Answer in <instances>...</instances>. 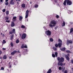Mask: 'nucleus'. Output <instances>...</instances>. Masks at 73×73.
Listing matches in <instances>:
<instances>
[{
  "label": "nucleus",
  "instance_id": "1",
  "mask_svg": "<svg viewBox=\"0 0 73 73\" xmlns=\"http://www.w3.org/2000/svg\"><path fill=\"white\" fill-rule=\"evenodd\" d=\"M56 22L54 21H52L50 22V24H49V26L51 28H53V27H55L56 25Z\"/></svg>",
  "mask_w": 73,
  "mask_h": 73
},
{
  "label": "nucleus",
  "instance_id": "2",
  "mask_svg": "<svg viewBox=\"0 0 73 73\" xmlns=\"http://www.w3.org/2000/svg\"><path fill=\"white\" fill-rule=\"evenodd\" d=\"M58 61H59L58 62H62L64 61V58L62 57L60 58V57H58L57 58Z\"/></svg>",
  "mask_w": 73,
  "mask_h": 73
},
{
  "label": "nucleus",
  "instance_id": "3",
  "mask_svg": "<svg viewBox=\"0 0 73 73\" xmlns=\"http://www.w3.org/2000/svg\"><path fill=\"white\" fill-rule=\"evenodd\" d=\"M72 44V40H68L66 41V44L67 46H68L69 44Z\"/></svg>",
  "mask_w": 73,
  "mask_h": 73
},
{
  "label": "nucleus",
  "instance_id": "4",
  "mask_svg": "<svg viewBox=\"0 0 73 73\" xmlns=\"http://www.w3.org/2000/svg\"><path fill=\"white\" fill-rule=\"evenodd\" d=\"M45 33L47 36H50L51 35V31L49 30L46 31Z\"/></svg>",
  "mask_w": 73,
  "mask_h": 73
},
{
  "label": "nucleus",
  "instance_id": "5",
  "mask_svg": "<svg viewBox=\"0 0 73 73\" xmlns=\"http://www.w3.org/2000/svg\"><path fill=\"white\" fill-rule=\"evenodd\" d=\"M29 14V10H27L26 11V13H25L26 15L25 17V19H27L28 17V15Z\"/></svg>",
  "mask_w": 73,
  "mask_h": 73
},
{
  "label": "nucleus",
  "instance_id": "6",
  "mask_svg": "<svg viewBox=\"0 0 73 73\" xmlns=\"http://www.w3.org/2000/svg\"><path fill=\"white\" fill-rule=\"evenodd\" d=\"M70 0H67V5H71L72 4V3L71 1H69Z\"/></svg>",
  "mask_w": 73,
  "mask_h": 73
},
{
  "label": "nucleus",
  "instance_id": "7",
  "mask_svg": "<svg viewBox=\"0 0 73 73\" xmlns=\"http://www.w3.org/2000/svg\"><path fill=\"white\" fill-rule=\"evenodd\" d=\"M27 35H26V34H23L22 35V39H24V38H26V36Z\"/></svg>",
  "mask_w": 73,
  "mask_h": 73
},
{
  "label": "nucleus",
  "instance_id": "8",
  "mask_svg": "<svg viewBox=\"0 0 73 73\" xmlns=\"http://www.w3.org/2000/svg\"><path fill=\"white\" fill-rule=\"evenodd\" d=\"M27 48V46L26 44L25 45V46H24V44H22V45L21 46V48Z\"/></svg>",
  "mask_w": 73,
  "mask_h": 73
},
{
  "label": "nucleus",
  "instance_id": "9",
  "mask_svg": "<svg viewBox=\"0 0 73 73\" xmlns=\"http://www.w3.org/2000/svg\"><path fill=\"white\" fill-rule=\"evenodd\" d=\"M17 53V51L15 50L11 53V54L13 56V55H14L15 53Z\"/></svg>",
  "mask_w": 73,
  "mask_h": 73
},
{
  "label": "nucleus",
  "instance_id": "10",
  "mask_svg": "<svg viewBox=\"0 0 73 73\" xmlns=\"http://www.w3.org/2000/svg\"><path fill=\"white\" fill-rule=\"evenodd\" d=\"M59 62L58 63V65L59 66H62L63 65V64L62 62Z\"/></svg>",
  "mask_w": 73,
  "mask_h": 73
},
{
  "label": "nucleus",
  "instance_id": "11",
  "mask_svg": "<svg viewBox=\"0 0 73 73\" xmlns=\"http://www.w3.org/2000/svg\"><path fill=\"white\" fill-rule=\"evenodd\" d=\"M65 57L67 61H69L70 59L69 58V56H68L67 55H65Z\"/></svg>",
  "mask_w": 73,
  "mask_h": 73
},
{
  "label": "nucleus",
  "instance_id": "12",
  "mask_svg": "<svg viewBox=\"0 0 73 73\" xmlns=\"http://www.w3.org/2000/svg\"><path fill=\"white\" fill-rule=\"evenodd\" d=\"M19 21H21L23 20V17L21 16H19Z\"/></svg>",
  "mask_w": 73,
  "mask_h": 73
},
{
  "label": "nucleus",
  "instance_id": "13",
  "mask_svg": "<svg viewBox=\"0 0 73 73\" xmlns=\"http://www.w3.org/2000/svg\"><path fill=\"white\" fill-rule=\"evenodd\" d=\"M15 26V24L14 23V22H11V27H13Z\"/></svg>",
  "mask_w": 73,
  "mask_h": 73
},
{
  "label": "nucleus",
  "instance_id": "14",
  "mask_svg": "<svg viewBox=\"0 0 73 73\" xmlns=\"http://www.w3.org/2000/svg\"><path fill=\"white\" fill-rule=\"evenodd\" d=\"M9 3L10 4H11V5H14V4H15V2H13V1H10Z\"/></svg>",
  "mask_w": 73,
  "mask_h": 73
},
{
  "label": "nucleus",
  "instance_id": "15",
  "mask_svg": "<svg viewBox=\"0 0 73 73\" xmlns=\"http://www.w3.org/2000/svg\"><path fill=\"white\" fill-rule=\"evenodd\" d=\"M67 2V0H65L63 3V4L64 5H66V4Z\"/></svg>",
  "mask_w": 73,
  "mask_h": 73
},
{
  "label": "nucleus",
  "instance_id": "16",
  "mask_svg": "<svg viewBox=\"0 0 73 73\" xmlns=\"http://www.w3.org/2000/svg\"><path fill=\"white\" fill-rule=\"evenodd\" d=\"M61 45H62V43H59L58 44V46L59 47V48H61Z\"/></svg>",
  "mask_w": 73,
  "mask_h": 73
},
{
  "label": "nucleus",
  "instance_id": "17",
  "mask_svg": "<svg viewBox=\"0 0 73 73\" xmlns=\"http://www.w3.org/2000/svg\"><path fill=\"white\" fill-rule=\"evenodd\" d=\"M65 22L63 21L62 24V27H65Z\"/></svg>",
  "mask_w": 73,
  "mask_h": 73
},
{
  "label": "nucleus",
  "instance_id": "18",
  "mask_svg": "<svg viewBox=\"0 0 73 73\" xmlns=\"http://www.w3.org/2000/svg\"><path fill=\"white\" fill-rule=\"evenodd\" d=\"M66 49V48H60V50H61L62 51H64V50H65Z\"/></svg>",
  "mask_w": 73,
  "mask_h": 73
},
{
  "label": "nucleus",
  "instance_id": "19",
  "mask_svg": "<svg viewBox=\"0 0 73 73\" xmlns=\"http://www.w3.org/2000/svg\"><path fill=\"white\" fill-rule=\"evenodd\" d=\"M22 7L24 8L25 7V5L24 3L23 4L21 5Z\"/></svg>",
  "mask_w": 73,
  "mask_h": 73
},
{
  "label": "nucleus",
  "instance_id": "20",
  "mask_svg": "<svg viewBox=\"0 0 73 73\" xmlns=\"http://www.w3.org/2000/svg\"><path fill=\"white\" fill-rule=\"evenodd\" d=\"M14 37V35H11V38L10 39V40H12V39H13V38Z\"/></svg>",
  "mask_w": 73,
  "mask_h": 73
},
{
  "label": "nucleus",
  "instance_id": "21",
  "mask_svg": "<svg viewBox=\"0 0 73 73\" xmlns=\"http://www.w3.org/2000/svg\"><path fill=\"white\" fill-rule=\"evenodd\" d=\"M7 56H6V55H4L3 57V58L4 60L7 59Z\"/></svg>",
  "mask_w": 73,
  "mask_h": 73
},
{
  "label": "nucleus",
  "instance_id": "22",
  "mask_svg": "<svg viewBox=\"0 0 73 73\" xmlns=\"http://www.w3.org/2000/svg\"><path fill=\"white\" fill-rule=\"evenodd\" d=\"M52 49H53V50L55 51L57 50V48L55 47H52Z\"/></svg>",
  "mask_w": 73,
  "mask_h": 73
},
{
  "label": "nucleus",
  "instance_id": "23",
  "mask_svg": "<svg viewBox=\"0 0 73 73\" xmlns=\"http://www.w3.org/2000/svg\"><path fill=\"white\" fill-rule=\"evenodd\" d=\"M66 51L67 53H72V52L70 51L69 50H67Z\"/></svg>",
  "mask_w": 73,
  "mask_h": 73
},
{
  "label": "nucleus",
  "instance_id": "24",
  "mask_svg": "<svg viewBox=\"0 0 73 73\" xmlns=\"http://www.w3.org/2000/svg\"><path fill=\"white\" fill-rule=\"evenodd\" d=\"M73 32V28H71L70 29V33H72V32Z\"/></svg>",
  "mask_w": 73,
  "mask_h": 73
},
{
  "label": "nucleus",
  "instance_id": "25",
  "mask_svg": "<svg viewBox=\"0 0 73 73\" xmlns=\"http://www.w3.org/2000/svg\"><path fill=\"white\" fill-rule=\"evenodd\" d=\"M61 70L62 72H64V70H65V67H62V68Z\"/></svg>",
  "mask_w": 73,
  "mask_h": 73
},
{
  "label": "nucleus",
  "instance_id": "26",
  "mask_svg": "<svg viewBox=\"0 0 73 73\" xmlns=\"http://www.w3.org/2000/svg\"><path fill=\"white\" fill-rule=\"evenodd\" d=\"M13 33L14 34H15V33H16V32L15 31V29H13Z\"/></svg>",
  "mask_w": 73,
  "mask_h": 73
},
{
  "label": "nucleus",
  "instance_id": "27",
  "mask_svg": "<svg viewBox=\"0 0 73 73\" xmlns=\"http://www.w3.org/2000/svg\"><path fill=\"white\" fill-rule=\"evenodd\" d=\"M21 28H25V27L24 25H22Z\"/></svg>",
  "mask_w": 73,
  "mask_h": 73
},
{
  "label": "nucleus",
  "instance_id": "28",
  "mask_svg": "<svg viewBox=\"0 0 73 73\" xmlns=\"http://www.w3.org/2000/svg\"><path fill=\"white\" fill-rule=\"evenodd\" d=\"M19 39H17L16 40V43L17 44H18L19 42Z\"/></svg>",
  "mask_w": 73,
  "mask_h": 73
},
{
  "label": "nucleus",
  "instance_id": "29",
  "mask_svg": "<svg viewBox=\"0 0 73 73\" xmlns=\"http://www.w3.org/2000/svg\"><path fill=\"white\" fill-rule=\"evenodd\" d=\"M55 54L56 56V57H57V55L58 54L57 52H55Z\"/></svg>",
  "mask_w": 73,
  "mask_h": 73
},
{
  "label": "nucleus",
  "instance_id": "30",
  "mask_svg": "<svg viewBox=\"0 0 73 73\" xmlns=\"http://www.w3.org/2000/svg\"><path fill=\"white\" fill-rule=\"evenodd\" d=\"M50 41L52 42V41H53V38H51L50 39Z\"/></svg>",
  "mask_w": 73,
  "mask_h": 73
},
{
  "label": "nucleus",
  "instance_id": "31",
  "mask_svg": "<svg viewBox=\"0 0 73 73\" xmlns=\"http://www.w3.org/2000/svg\"><path fill=\"white\" fill-rule=\"evenodd\" d=\"M5 4L6 5H8V4H9V3L7 2L5 3Z\"/></svg>",
  "mask_w": 73,
  "mask_h": 73
},
{
  "label": "nucleus",
  "instance_id": "32",
  "mask_svg": "<svg viewBox=\"0 0 73 73\" xmlns=\"http://www.w3.org/2000/svg\"><path fill=\"white\" fill-rule=\"evenodd\" d=\"M9 19V18L8 17H5V20H8Z\"/></svg>",
  "mask_w": 73,
  "mask_h": 73
},
{
  "label": "nucleus",
  "instance_id": "33",
  "mask_svg": "<svg viewBox=\"0 0 73 73\" xmlns=\"http://www.w3.org/2000/svg\"><path fill=\"white\" fill-rule=\"evenodd\" d=\"M52 56L53 57H54V58L55 57V55H54V54H52Z\"/></svg>",
  "mask_w": 73,
  "mask_h": 73
},
{
  "label": "nucleus",
  "instance_id": "34",
  "mask_svg": "<svg viewBox=\"0 0 73 73\" xmlns=\"http://www.w3.org/2000/svg\"><path fill=\"white\" fill-rule=\"evenodd\" d=\"M10 44L11 45V46H12V47H13V43H12V42H11Z\"/></svg>",
  "mask_w": 73,
  "mask_h": 73
},
{
  "label": "nucleus",
  "instance_id": "35",
  "mask_svg": "<svg viewBox=\"0 0 73 73\" xmlns=\"http://www.w3.org/2000/svg\"><path fill=\"white\" fill-rule=\"evenodd\" d=\"M58 41H59V42H61V43L62 42V41H61V40H60V39H58Z\"/></svg>",
  "mask_w": 73,
  "mask_h": 73
},
{
  "label": "nucleus",
  "instance_id": "36",
  "mask_svg": "<svg viewBox=\"0 0 73 73\" xmlns=\"http://www.w3.org/2000/svg\"><path fill=\"white\" fill-rule=\"evenodd\" d=\"M35 8H38V5H36L35 6Z\"/></svg>",
  "mask_w": 73,
  "mask_h": 73
},
{
  "label": "nucleus",
  "instance_id": "37",
  "mask_svg": "<svg viewBox=\"0 0 73 73\" xmlns=\"http://www.w3.org/2000/svg\"><path fill=\"white\" fill-rule=\"evenodd\" d=\"M5 43H6V41H5V40H3V43L5 44Z\"/></svg>",
  "mask_w": 73,
  "mask_h": 73
},
{
  "label": "nucleus",
  "instance_id": "38",
  "mask_svg": "<svg viewBox=\"0 0 73 73\" xmlns=\"http://www.w3.org/2000/svg\"><path fill=\"white\" fill-rule=\"evenodd\" d=\"M4 70V68L3 67H2L1 68V70Z\"/></svg>",
  "mask_w": 73,
  "mask_h": 73
},
{
  "label": "nucleus",
  "instance_id": "39",
  "mask_svg": "<svg viewBox=\"0 0 73 73\" xmlns=\"http://www.w3.org/2000/svg\"><path fill=\"white\" fill-rule=\"evenodd\" d=\"M55 46L56 47V48H58V44H56L55 45Z\"/></svg>",
  "mask_w": 73,
  "mask_h": 73
},
{
  "label": "nucleus",
  "instance_id": "40",
  "mask_svg": "<svg viewBox=\"0 0 73 73\" xmlns=\"http://www.w3.org/2000/svg\"><path fill=\"white\" fill-rule=\"evenodd\" d=\"M68 13H69V14H70V13H71V11H70V10H68Z\"/></svg>",
  "mask_w": 73,
  "mask_h": 73
},
{
  "label": "nucleus",
  "instance_id": "41",
  "mask_svg": "<svg viewBox=\"0 0 73 73\" xmlns=\"http://www.w3.org/2000/svg\"><path fill=\"white\" fill-rule=\"evenodd\" d=\"M6 15H8L9 14V11H7L6 12Z\"/></svg>",
  "mask_w": 73,
  "mask_h": 73
},
{
  "label": "nucleus",
  "instance_id": "42",
  "mask_svg": "<svg viewBox=\"0 0 73 73\" xmlns=\"http://www.w3.org/2000/svg\"><path fill=\"white\" fill-rule=\"evenodd\" d=\"M9 34H10V35H12V33H13V32H12L11 31L9 32Z\"/></svg>",
  "mask_w": 73,
  "mask_h": 73
},
{
  "label": "nucleus",
  "instance_id": "43",
  "mask_svg": "<svg viewBox=\"0 0 73 73\" xmlns=\"http://www.w3.org/2000/svg\"><path fill=\"white\" fill-rule=\"evenodd\" d=\"M3 12H5V9H4L2 10Z\"/></svg>",
  "mask_w": 73,
  "mask_h": 73
},
{
  "label": "nucleus",
  "instance_id": "44",
  "mask_svg": "<svg viewBox=\"0 0 73 73\" xmlns=\"http://www.w3.org/2000/svg\"><path fill=\"white\" fill-rule=\"evenodd\" d=\"M6 23H10V21H9V20L6 21Z\"/></svg>",
  "mask_w": 73,
  "mask_h": 73
},
{
  "label": "nucleus",
  "instance_id": "45",
  "mask_svg": "<svg viewBox=\"0 0 73 73\" xmlns=\"http://www.w3.org/2000/svg\"><path fill=\"white\" fill-rule=\"evenodd\" d=\"M71 62L73 64V59H72L71 60Z\"/></svg>",
  "mask_w": 73,
  "mask_h": 73
},
{
  "label": "nucleus",
  "instance_id": "46",
  "mask_svg": "<svg viewBox=\"0 0 73 73\" xmlns=\"http://www.w3.org/2000/svg\"><path fill=\"white\" fill-rule=\"evenodd\" d=\"M61 67H59V70H61Z\"/></svg>",
  "mask_w": 73,
  "mask_h": 73
},
{
  "label": "nucleus",
  "instance_id": "47",
  "mask_svg": "<svg viewBox=\"0 0 73 73\" xmlns=\"http://www.w3.org/2000/svg\"><path fill=\"white\" fill-rule=\"evenodd\" d=\"M56 17L57 19H58V18H59V16L58 15H56Z\"/></svg>",
  "mask_w": 73,
  "mask_h": 73
},
{
  "label": "nucleus",
  "instance_id": "48",
  "mask_svg": "<svg viewBox=\"0 0 73 73\" xmlns=\"http://www.w3.org/2000/svg\"><path fill=\"white\" fill-rule=\"evenodd\" d=\"M16 19V17H14L13 18V19H15V20Z\"/></svg>",
  "mask_w": 73,
  "mask_h": 73
},
{
  "label": "nucleus",
  "instance_id": "49",
  "mask_svg": "<svg viewBox=\"0 0 73 73\" xmlns=\"http://www.w3.org/2000/svg\"><path fill=\"white\" fill-rule=\"evenodd\" d=\"M64 73H68V71H67V70H65L64 72Z\"/></svg>",
  "mask_w": 73,
  "mask_h": 73
},
{
  "label": "nucleus",
  "instance_id": "50",
  "mask_svg": "<svg viewBox=\"0 0 73 73\" xmlns=\"http://www.w3.org/2000/svg\"><path fill=\"white\" fill-rule=\"evenodd\" d=\"M57 29V26L55 27V29L56 30V29Z\"/></svg>",
  "mask_w": 73,
  "mask_h": 73
},
{
  "label": "nucleus",
  "instance_id": "51",
  "mask_svg": "<svg viewBox=\"0 0 73 73\" xmlns=\"http://www.w3.org/2000/svg\"><path fill=\"white\" fill-rule=\"evenodd\" d=\"M11 67H12L11 65H9V68H11Z\"/></svg>",
  "mask_w": 73,
  "mask_h": 73
},
{
  "label": "nucleus",
  "instance_id": "52",
  "mask_svg": "<svg viewBox=\"0 0 73 73\" xmlns=\"http://www.w3.org/2000/svg\"><path fill=\"white\" fill-rule=\"evenodd\" d=\"M2 54V52L1 51H0V54Z\"/></svg>",
  "mask_w": 73,
  "mask_h": 73
},
{
  "label": "nucleus",
  "instance_id": "53",
  "mask_svg": "<svg viewBox=\"0 0 73 73\" xmlns=\"http://www.w3.org/2000/svg\"><path fill=\"white\" fill-rule=\"evenodd\" d=\"M9 58L10 59H12V57L9 56Z\"/></svg>",
  "mask_w": 73,
  "mask_h": 73
},
{
  "label": "nucleus",
  "instance_id": "54",
  "mask_svg": "<svg viewBox=\"0 0 73 73\" xmlns=\"http://www.w3.org/2000/svg\"><path fill=\"white\" fill-rule=\"evenodd\" d=\"M9 0H5V2H7Z\"/></svg>",
  "mask_w": 73,
  "mask_h": 73
},
{
  "label": "nucleus",
  "instance_id": "55",
  "mask_svg": "<svg viewBox=\"0 0 73 73\" xmlns=\"http://www.w3.org/2000/svg\"><path fill=\"white\" fill-rule=\"evenodd\" d=\"M3 0H1V2L2 3L3 2Z\"/></svg>",
  "mask_w": 73,
  "mask_h": 73
},
{
  "label": "nucleus",
  "instance_id": "56",
  "mask_svg": "<svg viewBox=\"0 0 73 73\" xmlns=\"http://www.w3.org/2000/svg\"><path fill=\"white\" fill-rule=\"evenodd\" d=\"M2 36H3V37H4V34H3L2 35Z\"/></svg>",
  "mask_w": 73,
  "mask_h": 73
},
{
  "label": "nucleus",
  "instance_id": "57",
  "mask_svg": "<svg viewBox=\"0 0 73 73\" xmlns=\"http://www.w3.org/2000/svg\"><path fill=\"white\" fill-rule=\"evenodd\" d=\"M3 50H5V48H3Z\"/></svg>",
  "mask_w": 73,
  "mask_h": 73
},
{
  "label": "nucleus",
  "instance_id": "58",
  "mask_svg": "<svg viewBox=\"0 0 73 73\" xmlns=\"http://www.w3.org/2000/svg\"><path fill=\"white\" fill-rule=\"evenodd\" d=\"M10 64H11V62H9V65Z\"/></svg>",
  "mask_w": 73,
  "mask_h": 73
},
{
  "label": "nucleus",
  "instance_id": "59",
  "mask_svg": "<svg viewBox=\"0 0 73 73\" xmlns=\"http://www.w3.org/2000/svg\"><path fill=\"white\" fill-rule=\"evenodd\" d=\"M17 4H19V2H17Z\"/></svg>",
  "mask_w": 73,
  "mask_h": 73
},
{
  "label": "nucleus",
  "instance_id": "60",
  "mask_svg": "<svg viewBox=\"0 0 73 73\" xmlns=\"http://www.w3.org/2000/svg\"><path fill=\"white\" fill-rule=\"evenodd\" d=\"M13 1V0H11V1Z\"/></svg>",
  "mask_w": 73,
  "mask_h": 73
},
{
  "label": "nucleus",
  "instance_id": "61",
  "mask_svg": "<svg viewBox=\"0 0 73 73\" xmlns=\"http://www.w3.org/2000/svg\"><path fill=\"white\" fill-rule=\"evenodd\" d=\"M65 63H64V64H63L64 66H65Z\"/></svg>",
  "mask_w": 73,
  "mask_h": 73
},
{
  "label": "nucleus",
  "instance_id": "62",
  "mask_svg": "<svg viewBox=\"0 0 73 73\" xmlns=\"http://www.w3.org/2000/svg\"><path fill=\"white\" fill-rule=\"evenodd\" d=\"M69 55H70L69 54H68V56H69Z\"/></svg>",
  "mask_w": 73,
  "mask_h": 73
},
{
  "label": "nucleus",
  "instance_id": "63",
  "mask_svg": "<svg viewBox=\"0 0 73 73\" xmlns=\"http://www.w3.org/2000/svg\"><path fill=\"white\" fill-rule=\"evenodd\" d=\"M43 28H44V29H45V27H43Z\"/></svg>",
  "mask_w": 73,
  "mask_h": 73
},
{
  "label": "nucleus",
  "instance_id": "64",
  "mask_svg": "<svg viewBox=\"0 0 73 73\" xmlns=\"http://www.w3.org/2000/svg\"><path fill=\"white\" fill-rule=\"evenodd\" d=\"M30 4H32V2H30Z\"/></svg>",
  "mask_w": 73,
  "mask_h": 73
}]
</instances>
